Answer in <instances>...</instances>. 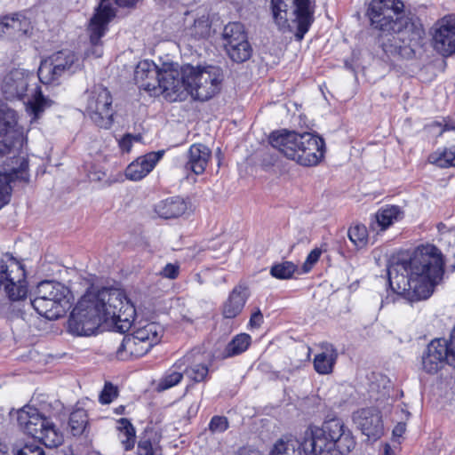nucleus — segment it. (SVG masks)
Returning <instances> with one entry per match:
<instances>
[{"instance_id": "obj_39", "label": "nucleus", "mask_w": 455, "mask_h": 455, "mask_svg": "<svg viewBox=\"0 0 455 455\" xmlns=\"http://www.w3.org/2000/svg\"><path fill=\"white\" fill-rule=\"evenodd\" d=\"M27 19L21 14L16 13L12 16H5L0 19V35L5 32V29L12 28L16 30H23V25H28ZM27 30L24 29V32Z\"/></svg>"}, {"instance_id": "obj_52", "label": "nucleus", "mask_w": 455, "mask_h": 455, "mask_svg": "<svg viewBox=\"0 0 455 455\" xmlns=\"http://www.w3.org/2000/svg\"><path fill=\"white\" fill-rule=\"evenodd\" d=\"M263 323V315L259 309H257L250 318V325L253 328H259Z\"/></svg>"}, {"instance_id": "obj_2", "label": "nucleus", "mask_w": 455, "mask_h": 455, "mask_svg": "<svg viewBox=\"0 0 455 455\" xmlns=\"http://www.w3.org/2000/svg\"><path fill=\"white\" fill-rule=\"evenodd\" d=\"M400 0H371L368 10L371 26L378 33V43L390 57L411 59L423 30L404 12Z\"/></svg>"}, {"instance_id": "obj_24", "label": "nucleus", "mask_w": 455, "mask_h": 455, "mask_svg": "<svg viewBox=\"0 0 455 455\" xmlns=\"http://www.w3.org/2000/svg\"><path fill=\"white\" fill-rule=\"evenodd\" d=\"M163 155V151H157L138 157L127 166L125 170L126 178L133 181L142 180L154 169Z\"/></svg>"}, {"instance_id": "obj_45", "label": "nucleus", "mask_w": 455, "mask_h": 455, "mask_svg": "<svg viewBox=\"0 0 455 455\" xmlns=\"http://www.w3.org/2000/svg\"><path fill=\"white\" fill-rule=\"evenodd\" d=\"M228 427V421L224 416H213L209 424V429L212 433H223Z\"/></svg>"}, {"instance_id": "obj_4", "label": "nucleus", "mask_w": 455, "mask_h": 455, "mask_svg": "<svg viewBox=\"0 0 455 455\" xmlns=\"http://www.w3.org/2000/svg\"><path fill=\"white\" fill-rule=\"evenodd\" d=\"M222 81L223 73L219 67L187 65L179 69L172 101L185 100L188 94L196 100H209L220 92Z\"/></svg>"}, {"instance_id": "obj_16", "label": "nucleus", "mask_w": 455, "mask_h": 455, "mask_svg": "<svg viewBox=\"0 0 455 455\" xmlns=\"http://www.w3.org/2000/svg\"><path fill=\"white\" fill-rule=\"evenodd\" d=\"M1 273L5 274L4 291L11 300L16 301L27 296L26 273L23 266L10 253L0 259Z\"/></svg>"}, {"instance_id": "obj_58", "label": "nucleus", "mask_w": 455, "mask_h": 455, "mask_svg": "<svg viewBox=\"0 0 455 455\" xmlns=\"http://www.w3.org/2000/svg\"><path fill=\"white\" fill-rule=\"evenodd\" d=\"M116 414H124L125 411V407L124 405H120L115 409Z\"/></svg>"}, {"instance_id": "obj_56", "label": "nucleus", "mask_w": 455, "mask_h": 455, "mask_svg": "<svg viewBox=\"0 0 455 455\" xmlns=\"http://www.w3.org/2000/svg\"><path fill=\"white\" fill-rule=\"evenodd\" d=\"M132 143L133 142H140L142 140V135L141 134H132L131 138Z\"/></svg>"}, {"instance_id": "obj_43", "label": "nucleus", "mask_w": 455, "mask_h": 455, "mask_svg": "<svg viewBox=\"0 0 455 455\" xmlns=\"http://www.w3.org/2000/svg\"><path fill=\"white\" fill-rule=\"evenodd\" d=\"M137 450L138 455H161L157 443L146 436L140 437Z\"/></svg>"}, {"instance_id": "obj_41", "label": "nucleus", "mask_w": 455, "mask_h": 455, "mask_svg": "<svg viewBox=\"0 0 455 455\" xmlns=\"http://www.w3.org/2000/svg\"><path fill=\"white\" fill-rule=\"evenodd\" d=\"M183 375L184 373L182 371V369H178V371L171 369L160 379L157 389L163 391L178 385L183 379Z\"/></svg>"}, {"instance_id": "obj_10", "label": "nucleus", "mask_w": 455, "mask_h": 455, "mask_svg": "<svg viewBox=\"0 0 455 455\" xmlns=\"http://www.w3.org/2000/svg\"><path fill=\"white\" fill-rule=\"evenodd\" d=\"M68 294L69 290L62 283L43 281L36 286L31 305L40 315L56 320L70 308Z\"/></svg>"}, {"instance_id": "obj_23", "label": "nucleus", "mask_w": 455, "mask_h": 455, "mask_svg": "<svg viewBox=\"0 0 455 455\" xmlns=\"http://www.w3.org/2000/svg\"><path fill=\"white\" fill-rule=\"evenodd\" d=\"M29 73L23 69L15 68L10 71L2 83V92L7 100L21 99L28 90Z\"/></svg>"}, {"instance_id": "obj_22", "label": "nucleus", "mask_w": 455, "mask_h": 455, "mask_svg": "<svg viewBox=\"0 0 455 455\" xmlns=\"http://www.w3.org/2000/svg\"><path fill=\"white\" fill-rule=\"evenodd\" d=\"M357 427L368 438L377 440L383 435L384 427L380 412L375 408H364L354 416Z\"/></svg>"}, {"instance_id": "obj_30", "label": "nucleus", "mask_w": 455, "mask_h": 455, "mask_svg": "<svg viewBox=\"0 0 455 455\" xmlns=\"http://www.w3.org/2000/svg\"><path fill=\"white\" fill-rule=\"evenodd\" d=\"M270 455H308L304 451L302 445V435L299 439L296 440H277L271 451Z\"/></svg>"}, {"instance_id": "obj_55", "label": "nucleus", "mask_w": 455, "mask_h": 455, "mask_svg": "<svg viewBox=\"0 0 455 455\" xmlns=\"http://www.w3.org/2000/svg\"><path fill=\"white\" fill-rule=\"evenodd\" d=\"M382 455H397L395 449H393L388 443H385L383 446Z\"/></svg>"}, {"instance_id": "obj_60", "label": "nucleus", "mask_w": 455, "mask_h": 455, "mask_svg": "<svg viewBox=\"0 0 455 455\" xmlns=\"http://www.w3.org/2000/svg\"><path fill=\"white\" fill-rule=\"evenodd\" d=\"M452 267H453V269H455V265H454V266H452Z\"/></svg>"}, {"instance_id": "obj_47", "label": "nucleus", "mask_w": 455, "mask_h": 455, "mask_svg": "<svg viewBox=\"0 0 455 455\" xmlns=\"http://www.w3.org/2000/svg\"><path fill=\"white\" fill-rule=\"evenodd\" d=\"M322 251L319 248H315L309 252L303 266L305 272H308L312 268V267L319 260Z\"/></svg>"}, {"instance_id": "obj_8", "label": "nucleus", "mask_w": 455, "mask_h": 455, "mask_svg": "<svg viewBox=\"0 0 455 455\" xmlns=\"http://www.w3.org/2000/svg\"><path fill=\"white\" fill-rule=\"evenodd\" d=\"M87 296L98 307L105 323L110 321L115 328L122 333L132 327L136 310L123 290L103 288L96 294H88Z\"/></svg>"}, {"instance_id": "obj_51", "label": "nucleus", "mask_w": 455, "mask_h": 455, "mask_svg": "<svg viewBox=\"0 0 455 455\" xmlns=\"http://www.w3.org/2000/svg\"><path fill=\"white\" fill-rule=\"evenodd\" d=\"M88 31H89V34H90V41H91V44L92 45V54L96 57V58H99V57H101L102 53H103V51H102V48H101V43H100V38L102 36H100L97 42H93L92 40V33H91V30H90V26L88 27Z\"/></svg>"}, {"instance_id": "obj_18", "label": "nucleus", "mask_w": 455, "mask_h": 455, "mask_svg": "<svg viewBox=\"0 0 455 455\" xmlns=\"http://www.w3.org/2000/svg\"><path fill=\"white\" fill-rule=\"evenodd\" d=\"M139 0H100L93 16L90 20L92 40L97 42L108 29V23L116 14V7H133Z\"/></svg>"}, {"instance_id": "obj_35", "label": "nucleus", "mask_w": 455, "mask_h": 455, "mask_svg": "<svg viewBox=\"0 0 455 455\" xmlns=\"http://www.w3.org/2000/svg\"><path fill=\"white\" fill-rule=\"evenodd\" d=\"M225 48L230 59L237 63L244 62L251 56L252 49L248 39L225 45Z\"/></svg>"}, {"instance_id": "obj_14", "label": "nucleus", "mask_w": 455, "mask_h": 455, "mask_svg": "<svg viewBox=\"0 0 455 455\" xmlns=\"http://www.w3.org/2000/svg\"><path fill=\"white\" fill-rule=\"evenodd\" d=\"M104 322L98 307L87 295L84 296L73 308L68 324V331L77 336H91L95 334Z\"/></svg>"}, {"instance_id": "obj_42", "label": "nucleus", "mask_w": 455, "mask_h": 455, "mask_svg": "<svg viewBox=\"0 0 455 455\" xmlns=\"http://www.w3.org/2000/svg\"><path fill=\"white\" fill-rule=\"evenodd\" d=\"M347 235L356 247H363L367 243V229L363 225H355L348 229Z\"/></svg>"}, {"instance_id": "obj_36", "label": "nucleus", "mask_w": 455, "mask_h": 455, "mask_svg": "<svg viewBox=\"0 0 455 455\" xmlns=\"http://www.w3.org/2000/svg\"><path fill=\"white\" fill-rule=\"evenodd\" d=\"M222 36L226 41L225 45H229L235 42H241L247 39L244 27L240 22H230L227 24L224 27Z\"/></svg>"}, {"instance_id": "obj_15", "label": "nucleus", "mask_w": 455, "mask_h": 455, "mask_svg": "<svg viewBox=\"0 0 455 455\" xmlns=\"http://www.w3.org/2000/svg\"><path fill=\"white\" fill-rule=\"evenodd\" d=\"M421 361L423 370L429 374L436 373L446 364L455 366V330L449 339H433L424 351Z\"/></svg>"}, {"instance_id": "obj_13", "label": "nucleus", "mask_w": 455, "mask_h": 455, "mask_svg": "<svg viewBox=\"0 0 455 455\" xmlns=\"http://www.w3.org/2000/svg\"><path fill=\"white\" fill-rule=\"evenodd\" d=\"M85 110L99 127L109 129L114 123L113 100L110 92L102 84H95L85 92Z\"/></svg>"}, {"instance_id": "obj_7", "label": "nucleus", "mask_w": 455, "mask_h": 455, "mask_svg": "<svg viewBox=\"0 0 455 455\" xmlns=\"http://www.w3.org/2000/svg\"><path fill=\"white\" fill-rule=\"evenodd\" d=\"M316 0H271L275 24L283 33L294 32L301 41L315 21Z\"/></svg>"}, {"instance_id": "obj_53", "label": "nucleus", "mask_w": 455, "mask_h": 455, "mask_svg": "<svg viewBox=\"0 0 455 455\" xmlns=\"http://www.w3.org/2000/svg\"><path fill=\"white\" fill-rule=\"evenodd\" d=\"M235 455H262L259 451L250 450L248 448H241Z\"/></svg>"}, {"instance_id": "obj_50", "label": "nucleus", "mask_w": 455, "mask_h": 455, "mask_svg": "<svg viewBox=\"0 0 455 455\" xmlns=\"http://www.w3.org/2000/svg\"><path fill=\"white\" fill-rule=\"evenodd\" d=\"M432 126H437L441 128L439 135L443 134V132L455 130V124L451 121L445 119H443V122L433 123Z\"/></svg>"}, {"instance_id": "obj_33", "label": "nucleus", "mask_w": 455, "mask_h": 455, "mask_svg": "<svg viewBox=\"0 0 455 455\" xmlns=\"http://www.w3.org/2000/svg\"><path fill=\"white\" fill-rule=\"evenodd\" d=\"M52 101L45 98L40 88L36 87L32 100H30L26 107L27 112L33 116V120L40 117L45 108L51 107Z\"/></svg>"}, {"instance_id": "obj_37", "label": "nucleus", "mask_w": 455, "mask_h": 455, "mask_svg": "<svg viewBox=\"0 0 455 455\" xmlns=\"http://www.w3.org/2000/svg\"><path fill=\"white\" fill-rule=\"evenodd\" d=\"M88 422L86 411L84 409H76L70 413L68 427L70 433L74 435H80L84 433Z\"/></svg>"}, {"instance_id": "obj_59", "label": "nucleus", "mask_w": 455, "mask_h": 455, "mask_svg": "<svg viewBox=\"0 0 455 455\" xmlns=\"http://www.w3.org/2000/svg\"><path fill=\"white\" fill-rule=\"evenodd\" d=\"M3 419H4L3 416L0 415V420Z\"/></svg>"}, {"instance_id": "obj_48", "label": "nucleus", "mask_w": 455, "mask_h": 455, "mask_svg": "<svg viewBox=\"0 0 455 455\" xmlns=\"http://www.w3.org/2000/svg\"><path fill=\"white\" fill-rule=\"evenodd\" d=\"M179 270L178 265L169 263L163 268L161 275L169 279H175L179 275Z\"/></svg>"}, {"instance_id": "obj_21", "label": "nucleus", "mask_w": 455, "mask_h": 455, "mask_svg": "<svg viewBox=\"0 0 455 455\" xmlns=\"http://www.w3.org/2000/svg\"><path fill=\"white\" fill-rule=\"evenodd\" d=\"M435 50L443 56L455 53V15L444 16L435 24L433 34Z\"/></svg>"}, {"instance_id": "obj_3", "label": "nucleus", "mask_w": 455, "mask_h": 455, "mask_svg": "<svg viewBox=\"0 0 455 455\" xmlns=\"http://www.w3.org/2000/svg\"><path fill=\"white\" fill-rule=\"evenodd\" d=\"M302 445L308 455H341L354 450L355 441L343 420L332 418L321 427L309 425L302 435Z\"/></svg>"}, {"instance_id": "obj_28", "label": "nucleus", "mask_w": 455, "mask_h": 455, "mask_svg": "<svg viewBox=\"0 0 455 455\" xmlns=\"http://www.w3.org/2000/svg\"><path fill=\"white\" fill-rule=\"evenodd\" d=\"M188 210L187 202L180 196L169 197L159 202L155 212L163 219H176L182 216Z\"/></svg>"}, {"instance_id": "obj_11", "label": "nucleus", "mask_w": 455, "mask_h": 455, "mask_svg": "<svg viewBox=\"0 0 455 455\" xmlns=\"http://www.w3.org/2000/svg\"><path fill=\"white\" fill-rule=\"evenodd\" d=\"M164 328L155 322L140 323L132 334L125 335L119 345L116 357L118 360L140 357L161 341Z\"/></svg>"}, {"instance_id": "obj_34", "label": "nucleus", "mask_w": 455, "mask_h": 455, "mask_svg": "<svg viewBox=\"0 0 455 455\" xmlns=\"http://www.w3.org/2000/svg\"><path fill=\"white\" fill-rule=\"evenodd\" d=\"M427 161L440 168L455 167V147L437 149L428 156Z\"/></svg>"}, {"instance_id": "obj_40", "label": "nucleus", "mask_w": 455, "mask_h": 455, "mask_svg": "<svg viewBox=\"0 0 455 455\" xmlns=\"http://www.w3.org/2000/svg\"><path fill=\"white\" fill-rule=\"evenodd\" d=\"M188 33L195 39L206 38L211 33V24L209 20L204 17L196 20L193 26L189 28Z\"/></svg>"}, {"instance_id": "obj_20", "label": "nucleus", "mask_w": 455, "mask_h": 455, "mask_svg": "<svg viewBox=\"0 0 455 455\" xmlns=\"http://www.w3.org/2000/svg\"><path fill=\"white\" fill-rule=\"evenodd\" d=\"M12 154V166L9 172H0V209L10 201L12 181L19 180L28 182L29 180L28 160L25 156H16L15 153Z\"/></svg>"}, {"instance_id": "obj_38", "label": "nucleus", "mask_w": 455, "mask_h": 455, "mask_svg": "<svg viewBox=\"0 0 455 455\" xmlns=\"http://www.w3.org/2000/svg\"><path fill=\"white\" fill-rule=\"evenodd\" d=\"M297 266L291 261H283L274 264L270 268V275L276 279H290L297 271Z\"/></svg>"}, {"instance_id": "obj_25", "label": "nucleus", "mask_w": 455, "mask_h": 455, "mask_svg": "<svg viewBox=\"0 0 455 455\" xmlns=\"http://www.w3.org/2000/svg\"><path fill=\"white\" fill-rule=\"evenodd\" d=\"M212 156L211 149L201 143L193 144L188 151L186 169L191 170L195 174H202Z\"/></svg>"}, {"instance_id": "obj_1", "label": "nucleus", "mask_w": 455, "mask_h": 455, "mask_svg": "<svg viewBox=\"0 0 455 455\" xmlns=\"http://www.w3.org/2000/svg\"><path fill=\"white\" fill-rule=\"evenodd\" d=\"M444 273L441 251L433 244L418 247L411 256H401L388 267L392 291L410 302L428 299Z\"/></svg>"}, {"instance_id": "obj_31", "label": "nucleus", "mask_w": 455, "mask_h": 455, "mask_svg": "<svg viewBox=\"0 0 455 455\" xmlns=\"http://www.w3.org/2000/svg\"><path fill=\"white\" fill-rule=\"evenodd\" d=\"M251 341L249 334L240 333L235 335L230 342L228 343L224 351L218 357L226 359L238 355L247 350Z\"/></svg>"}, {"instance_id": "obj_49", "label": "nucleus", "mask_w": 455, "mask_h": 455, "mask_svg": "<svg viewBox=\"0 0 455 455\" xmlns=\"http://www.w3.org/2000/svg\"><path fill=\"white\" fill-rule=\"evenodd\" d=\"M132 133H126L122 139L118 140V146L123 152H130L132 147V141L131 140Z\"/></svg>"}, {"instance_id": "obj_6", "label": "nucleus", "mask_w": 455, "mask_h": 455, "mask_svg": "<svg viewBox=\"0 0 455 455\" xmlns=\"http://www.w3.org/2000/svg\"><path fill=\"white\" fill-rule=\"evenodd\" d=\"M52 406L44 399L36 405H26L18 411L20 428L46 448H57L64 442L62 431L52 419Z\"/></svg>"}, {"instance_id": "obj_19", "label": "nucleus", "mask_w": 455, "mask_h": 455, "mask_svg": "<svg viewBox=\"0 0 455 455\" xmlns=\"http://www.w3.org/2000/svg\"><path fill=\"white\" fill-rule=\"evenodd\" d=\"M212 362V359L206 360L201 349L195 348L178 360L173 367L182 368L184 375L193 383H206L211 379Z\"/></svg>"}, {"instance_id": "obj_26", "label": "nucleus", "mask_w": 455, "mask_h": 455, "mask_svg": "<svg viewBox=\"0 0 455 455\" xmlns=\"http://www.w3.org/2000/svg\"><path fill=\"white\" fill-rule=\"evenodd\" d=\"M248 297V288L243 284L236 285L223 304V316L231 319L238 315L242 312Z\"/></svg>"}, {"instance_id": "obj_54", "label": "nucleus", "mask_w": 455, "mask_h": 455, "mask_svg": "<svg viewBox=\"0 0 455 455\" xmlns=\"http://www.w3.org/2000/svg\"><path fill=\"white\" fill-rule=\"evenodd\" d=\"M404 432H405V424H403V423H399V424H397V425L395 427V428H394V430H393V435H394L395 436H398V437H400V436H402V435H403Z\"/></svg>"}, {"instance_id": "obj_12", "label": "nucleus", "mask_w": 455, "mask_h": 455, "mask_svg": "<svg viewBox=\"0 0 455 455\" xmlns=\"http://www.w3.org/2000/svg\"><path fill=\"white\" fill-rule=\"evenodd\" d=\"M81 68V62L76 54L68 50L54 52L41 61L38 78L41 83L51 84L63 76H70Z\"/></svg>"}, {"instance_id": "obj_46", "label": "nucleus", "mask_w": 455, "mask_h": 455, "mask_svg": "<svg viewBox=\"0 0 455 455\" xmlns=\"http://www.w3.org/2000/svg\"><path fill=\"white\" fill-rule=\"evenodd\" d=\"M15 455H45V453L40 446L30 443L25 444L22 448L17 450Z\"/></svg>"}, {"instance_id": "obj_17", "label": "nucleus", "mask_w": 455, "mask_h": 455, "mask_svg": "<svg viewBox=\"0 0 455 455\" xmlns=\"http://www.w3.org/2000/svg\"><path fill=\"white\" fill-rule=\"evenodd\" d=\"M17 114L0 100V154L15 153L22 146L23 138L16 130Z\"/></svg>"}, {"instance_id": "obj_32", "label": "nucleus", "mask_w": 455, "mask_h": 455, "mask_svg": "<svg viewBox=\"0 0 455 455\" xmlns=\"http://www.w3.org/2000/svg\"><path fill=\"white\" fill-rule=\"evenodd\" d=\"M116 430L118 438L125 450H132L136 442V431L133 425L126 418L117 420Z\"/></svg>"}, {"instance_id": "obj_27", "label": "nucleus", "mask_w": 455, "mask_h": 455, "mask_svg": "<svg viewBox=\"0 0 455 455\" xmlns=\"http://www.w3.org/2000/svg\"><path fill=\"white\" fill-rule=\"evenodd\" d=\"M322 351L315 355L314 368L322 375H327L333 371L338 358L337 349L333 345L324 343L321 346Z\"/></svg>"}, {"instance_id": "obj_5", "label": "nucleus", "mask_w": 455, "mask_h": 455, "mask_svg": "<svg viewBox=\"0 0 455 455\" xmlns=\"http://www.w3.org/2000/svg\"><path fill=\"white\" fill-rule=\"evenodd\" d=\"M269 143L288 159L304 166L316 165L325 152L324 140L310 132L275 131L270 134Z\"/></svg>"}, {"instance_id": "obj_29", "label": "nucleus", "mask_w": 455, "mask_h": 455, "mask_svg": "<svg viewBox=\"0 0 455 455\" xmlns=\"http://www.w3.org/2000/svg\"><path fill=\"white\" fill-rule=\"evenodd\" d=\"M404 212L400 206L385 205L378 210L374 215L375 222L380 230H386L395 222L403 220Z\"/></svg>"}, {"instance_id": "obj_44", "label": "nucleus", "mask_w": 455, "mask_h": 455, "mask_svg": "<svg viewBox=\"0 0 455 455\" xmlns=\"http://www.w3.org/2000/svg\"><path fill=\"white\" fill-rule=\"evenodd\" d=\"M118 395V389L110 382H106L102 391L100 394V402L102 404H108Z\"/></svg>"}, {"instance_id": "obj_57", "label": "nucleus", "mask_w": 455, "mask_h": 455, "mask_svg": "<svg viewBox=\"0 0 455 455\" xmlns=\"http://www.w3.org/2000/svg\"><path fill=\"white\" fill-rule=\"evenodd\" d=\"M0 455H8L6 445L1 442H0Z\"/></svg>"}, {"instance_id": "obj_9", "label": "nucleus", "mask_w": 455, "mask_h": 455, "mask_svg": "<svg viewBox=\"0 0 455 455\" xmlns=\"http://www.w3.org/2000/svg\"><path fill=\"white\" fill-rule=\"evenodd\" d=\"M177 76V64L164 62L159 67L148 60L140 61L134 71V80L140 89L149 92L151 96L164 95L170 101L174 98Z\"/></svg>"}]
</instances>
